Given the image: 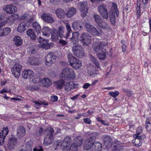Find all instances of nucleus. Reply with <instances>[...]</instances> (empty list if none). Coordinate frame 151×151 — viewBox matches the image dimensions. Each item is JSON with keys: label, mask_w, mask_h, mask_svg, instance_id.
<instances>
[{"label": "nucleus", "mask_w": 151, "mask_h": 151, "mask_svg": "<svg viewBox=\"0 0 151 151\" xmlns=\"http://www.w3.org/2000/svg\"><path fill=\"white\" fill-rule=\"evenodd\" d=\"M38 41L40 43L42 44L41 45L43 48L46 49H49L50 45L49 44L47 43L48 42V40L45 39L40 37L38 39Z\"/></svg>", "instance_id": "obj_21"}, {"label": "nucleus", "mask_w": 151, "mask_h": 151, "mask_svg": "<svg viewBox=\"0 0 151 151\" xmlns=\"http://www.w3.org/2000/svg\"><path fill=\"white\" fill-rule=\"evenodd\" d=\"M72 51L74 55L79 58H82L85 55L83 47L79 44L74 45L72 48Z\"/></svg>", "instance_id": "obj_5"}, {"label": "nucleus", "mask_w": 151, "mask_h": 151, "mask_svg": "<svg viewBox=\"0 0 151 151\" xmlns=\"http://www.w3.org/2000/svg\"><path fill=\"white\" fill-rule=\"evenodd\" d=\"M34 75L33 71L31 70H24L22 73V76L25 79H30Z\"/></svg>", "instance_id": "obj_19"}, {"label": "nucleus", "mask_w": 151, "mask_h": 151, "mask_svg": "<svg viewBox=\"0 0 151 151\" xmlns=\"http://www.w3.org/2000/svg\"><path fill=\"white\" fill-rule=\"evenodd\" d=\"M93 18L95 20V22L96 23L97 25L103 19L100 15L96 14L93 15Z\"/></svg>", "instance_id": "obj_48"}, {"label": "nucleus", "mask_w": 151, "mask_h": 151, "mask_svg": "<svg viewBox=\"0 0 151 151\" xmlns=\"http://www.w3.org/2000/svg\"><path fill=\"white\" fill-rule=\"evenodd\" d=\"M90 57L92 63L95 65L96 66L97 68H100L99 63L96 58L92 55L90 56Z\"/></svg>", "instance_id": "obj_45"}, {"label": "nucleus", "mask_w": 151, "mask_h": 151, "mask_svg": "<svg viewBox=\"0 0 151 151\" xmlns=\"http://www.w3.org/2000/svg\"><path fill=\"white\" fill-rule=\"evenodd\" d=\"M68 58L70 65L74 69L80 68L82 64L79 59L76 58L71 54H69L68 55Z\"/></svg>", "instance_id": "obj_4"}, {"label": "nucleus", "mask_w": 151, "mask_h": 151, "mask_svg": "<svg viewBox=\"0 0 151 151\" xmlns=\"http://www.w3.org/2000/svg\"><path fill=\"white\" fill-rule=\"evenodd\" d=\"M76 13V9L74 8H71L69 9L66 15L68 17H71L73 16Z\"/></svg>", "instance_id": "obj_36"}, {"label": "nucleus", "mask_w": 151, "mask_h": 151, "mask_svg": "<svg viewBox=\"0 0 151 151\" xmlns=\"http://www.w3.org/2000/svg\"><path fill=\"white\" fill-rule=\"evenodd\" d=\"M145 126L146 129L148 132L151 131V118H148L146 121Z\"/></svg>", "instance_id": "obj_39"}, {"label": "nucleus", "mask_w": 151, "mask_h": 151, "mask_svg": "<svg viewBox=\"0 0 151 151\" xmlns=\"http://www.w3.org/2000/svg\"><path fill=\"white\" fill-rule=\"evenodd\" d=\"M88 73L90 75L97 74L98 72L93 66H92V67L91 66L90 67H88Z\"/></svg>", "instance_id": "obj_38"}, {"label": "nucleus", "mask_w": 151, "mask_h": 151, "mask_svg": "<svg viewBox=\"0 0 151 151\" xmlns=\"http://www.w3.org/2000/svg\"><path fill=\"white\" fill-rule=\"evenodd\" d=\"M74 83L72 81L66 82L64 86V89L66 92L71 91L74 88Z\"/></svg>", "instance_id": "obj_22"}, {"label": "nucleus", "mask_w": 151, "mask_h": 151, "mask_svg": "<svg viewBox=\"0 0 151 151\" xmlns=\"http://www.w3.org/2000/svg\"><path fill=\"white\" fill-rule=\"evenodd\" d=\"M51 29L47 27H44L42 30L43 35L45 36H49L51 34Z\"/></svg>", "instance_id": "obj_34"}, {"label": "nucleus", "mask_w": 151, "mask_h": 151, "mask_svg": "<svg viewBox=\"0 0 151 151\" xmlns=\"http://www.w3.org/2000/svg\"><path fill=\"white\" fill-rule=\"evenodd\" d=\"M43 130L42 127H40L39 130L37 131L35 133V134L37 137H40L43 134Z\"/></svg>", "instance_id": "obj_52"}, {"label": "nucleus", "mask_w": 151, "mask_h": 151, "mask_svg": "<svg viewBox=\"0 0 151 151\" xmlns=\"http://www.w3.org/2000/svg\"><path fill=\"white\" fill-rule=\"evenodd\" d=\"M33 102L35 103L34 105L35 107L37 109H39L41 107L40 105H47V102L44 101H34Z\"/></svg>", "instance_id": "obj_43"}, {"label": "nucleus", "mask_w": 151, "mask_h": 151, "mask_svg": "<svg viewBox=\"0 0 151 151\" xmlns=\"http://www.w3.org/2000/svg\"><path fill=\"white\" fill-rule=\"evenodd\" d=\"M84 27L86 29V30L89 33L94 27V26L92 25L89 23H86L84 24Z\"/></svg>", "instance_id": "obj_44"}, {"label": "nucleus", "mask_w": 151, "mask_h": 151, "mask_svg": "<svg viewBox=\"0 0 151 151\" xmlns=\"http://www.w3.org/2000/svg\"><path fill=\"white\" fill-rule=\"evenodd\" d=\"M89 33L92 35L97 36H98L99 35V32L94 26L91 30Z\"/></svg>", "instance_id": "obj_50"}, {"label": "nucleus", "mask_w": 151, "mask_h": 151, "mask_svg": "<svg viewBox=\"0 0 151 151\" xmlns=\"http://www.w3.org/2000/svg\"><path fill=\"white\" fill-rule=\"evenodd\" d=\"M66 27L67 31V32H66V33L68 35V37L70 33L72 32L70 26L68 24H66Z\"/></svg>", "instance_id": "obj_57"}, {"label": "nucleus", "mask_w": 151, "mask_h": 151, "mask_svg": "<svg viewBox=\"0 0 151 151\" xmlns=\"http://www.w3.org/2000/svg\"><path fill=\"white\" fill-rule=\"evenodd\" d=\"M27 35L30 37L31 39L35 40L36 37L33 30L32 29H28L26 32Z\"/></svg>", "instance_id": "obj_35"}, {"label": "nucleus", "mask_w": 151, "mask_h": 151, "mask_svg": "<svg viewBox=\"0 0 151 151\" xmlns=\"http://www.w3.org/2000/svg\"><path fill=\"white\" fill-rule=\"evenodd\" d=\"M72 142L70 137L68 136L65 137L60 147L62 149L66 150Z\"/></svg>", "instance_id": "obj_13"}, {"label": "nucleus", "mask_w": 151, "mask_h": 151, "mask_svg": "<svg viewBox=\"0 0 151 151\" xmlns=\"http://www.w3.org/2000/svg\"><path fill=\"white\" fill-rule=\"evenodd\" d=\"M9 132L7 127H4L3 130L0 132V145H2L4 143V139Z\"/></svg>", "instance_id": "obj_16"}, {"label": "nucleus", "mask_w": 151, "mask_h": 151, "mask_svg": "<svg viewBox=\"0 0 151 151\" xmlns=\"http://www.w3.org/2000/svg\"><path fill=\"white\" fill-rule=\"evenodd\" d=\"M98 10L100 14L104 19H108V12L105 6H99L98 7Z\"/></svg>", "instance_id": "obj_12"}, {"label": "nucleus", "mask_w": 151, "mask_h": 151, "mask_svg": "<svg viewBox=\"0 0 151 151\" xmlns=\"http://www.w3.org/2000/svg\"><path fill=\"white\" fill-rule=\"evenodd\" d=\"M139 1L140 4L139 5H141V7L143 9H146L147 6V3L148 2V0H142L141 1L140 0H138Z\"/></svg>", "instance_id": "obj_47"}, {"label": "nucleus", "mask_w": 151, "mask_h": 151, "mask_svg": "<svg viewBox=\"0 0 151 151\" xmlns=\"http://www.w3.org/2000/svg\"><path fill=\"white\" fill-rule=\"evenodd\" d=\"M17 142V140L15 138H12L9 141L7 146L9 149H13Z\"/></svg>", "instance_id": "obj_25"}, {"label": "nucleus", "mask_w": 151, "mask_h": 151, "mask_svg": "<svg viewBox=\"0 0 151 151\" xmlns=\"http://www.w3.org/2000/svg\"><path fill=\"white\" fill-rule=\"evenodd\" d=\"M142 127H139L136 130V134H135L139 135L142 133Z\"/></svg>", "instance_id": "obj_59"}, {"label": "nucleus", "mask_w": 151, "mask_h": 151, "mask_svg": "<svg viewBox=\"0 0 151 151\" xmlns=\"http://www.w3.org/2000/svg\"><path fill=\"white\" fill-rule=\"evenodd\" d=\"M112 6L109 13L110 21L112 24H114L116 21V17H118L119 12L116 4L115 2H112Z\"/></svg>", "instance_id": "obj_3"}, {"label": "nucleus", "mask_w": 151, "mask_h": 151, "mask_svg": "<svg viewBox=\"0 0 151 151\" xmlns=\"http://www.w3.org/2000/svg\"><path fill=\"white\" fill-rule=\"evenodd\" d=\"M83 120L84 122L88 124H90L91 122V121L88 118H84L83 119Z\"/></svg>", "instance_id": "obj_61"}, {"label": "nucleus", "mask_w": 151, "mask_h": 151, "mask_svg": "<svg viewBox=\"0 0 151 151\" xmlns=\"http://www.w3.org/2000/svg\"><path fill=\"white\" fill-rule=\"evenodd\" d=\"M40 82L42 86L48 87L50 86L52 84V81L48 78H45L41 80Z\"/></svg>", "instance_id": "obj_23"}, {"label": "nucleus", "mask_w": 151, "mask_h": 151, "mask_svg": "<svg viewBox=\"0 0 151 151\" xmlns=\"http://www.w3.org/2000/svg\"><path fill=\"white\" fill-rule=\"evenodd\" d=\"M15 44L17 46H19L21 45L22 43V40L19 36H16L14 37V40Z\"/></svg>", "instance_id": "obj_42"}, {"label": "nucleus", "mask_w": 151, "mask_h": 151, "mask_svg": "<svg viewBox=\"0 0 151 151\" xmlns=\"http://www.w3.org/2000/svg\"><path fill=\"white\" fill-rule=\"evenodd\" d=\"M56 56L53 52L48 53L45 57V64L47 65H51L55 61Z\"/></svg>", "instance_id": "obj_11"}, {"label": "nucleus", "mask_w": 151, "mask_h": 151, "mask_svg": "<svg viewBox=\"0 0 151 151\" xmlns=\"http://www.w3.org/2000/svg\"><path fill=\"white\" fill-rule=\"evenodd\" d=\"M79 34L77 32H74L72 34V37L70 38V41L72 42L74 45L78 44Z\"/></svg>", "instance_id": "obj_26"}, {"label": "nucleus", "mask_w": 151, "mask_h": 151, "mask_svg": "<svg viewBox=\"0 0 151 151\" xmlns=\"http://www.w3.org/2000/svg\"><path fill=\"white\" fill-rule=\"evenodd\" d=\"M28 15L26 14H24L22 15V16L20 18V19H26L28 17Z\"/></svg>", "instance_id": "obj_64"}, {"label": "nucleus", "mask_w": 151, "mask_h": 151, "mask_svg": "<svg viewBox=\"0 0 151 151\" xmlns=\"http://www.w3.org/2000/svg\"><path fill=\"white\" fill-rule=\"evenodd\" d=\"M93 148L91 149V151H101L102 146L100 142H94Z\"/></svg>", "instance_id": "obj_28"}, {"label": "nucleus", "mask_w": 151, "mask_h": 151, "mask_svg": "<svg viewBox=\"0 0 151 151\" xmlns=\"http://www.w3.org/2000/svg\"><path fill=\"white\" fill-rule=\"evenodd\" d=\"M139 1H137V7H136L137 13L138 14V16L137 17H139L141 14V12L140 11V7H141V5H139L140 3H139Z\"/></svg>", "instance_id": "obj_51"}, {"label": "nucleus", "mask_w": 151, "mask_h": 151, "mask_svg": "<svg viewBox=\"0 0 151 151\" xmlns=\"http://www.w3.org/2000/svg\"><path fill=\"white\" fill-rule=\"evenodd\" d=\"M132 141L133 142L135 146L137 147H139L142 145L141 141L137 138H135Z\"/></svg>", "instance_id": "obj_49"}, {"label": "nucleus", "mask_w": 151, "mask_h": 151, "mask_svg": "<svg viewBox=\"0 0 151 151\" xmlns=\"http://www.w3.org/2000/svg\"><path fill=\"white\" fill-rule=\"evenodd\" d=\"M33 151H43L42 148L41 146L35 148L33 149Z\"/></svg>", "instance_id": "obj_62"}, {"label": "nucleus", "mask_w": 151, "mask_h": 151, "mask_svg": "<svg viewBox=\"0 0 151 151\" xmlns=\"http://www.w3.org/2000/svg\"><path fill=\"white\" fill-rule=\"evenodd\" d=\"M106 44H103L101 42H94L92 45V47L94 51L96 52L98 58L101 60L106 58V54L104 46Z\"/></svg>", "instance_id": "obj_1"}, {"label": "nucleus", "mask_w": 151, "mask_h": 151, "mask_svg": "<svg viewBox=\"0 0 151 151\" xmlns=\"http://www.w3.org/2000/svg\"><path fill=\"white\" fill-rule=\"evenodd\" d=\"M64 79L61 78L60 80L55 81L54 83V86L58 89H61L65 84Z\"/></svg>", "instance_id": "obj_24"}, {"label": "nucleus", "mask_w": 151, "mask_h": 151, "mask_svg": "<svg viewBox=\"0 0 151 151\" xmlns=\"http://www.w3.org/2000/svg\"><path fill=\"white\" fill-rule=\"evenodd\" d=\"M3 31L4 35L6 36L10 33L11 29L9 28H6L3 29Z\"/></svg>", "instance_id": "obj_56"}, {"label": "nucleus", "mask_w": 151, "mask_h": 151, "mask_svg": "<svg viewBox=\"0 0 151 151\" xmlns=\"http://www.w3.org/2000/svg\"><path fill=\"white\" fill-rule=\"evenodd\" d=\"M41 18L43 21L47 23H52L55 21L51 14H49L43 13L41 16Z\"/></svg>", "instance_id": "obj_15"}, {"label": "nucleus", "mask_w": 151, "mask_h": 151, "mask_svg": "<svg viewBox=\"0 0 151 151\" xmlns=\"http://www.w3.org/2000/svg\"><path fill=\"white\" fill-rule=\"evenodd\" d=\"M54 132V130L53 128H50L49 129L48 133L44 138L43 144L45 145H49L53 142V134Z\"/></svg>", "instance_id": "obj_6"}, {"label": "nucleus", "mask_w": 151, "mask_h": 151, "mask_svg": "<svg viewBox=\"0 0 151 151\" xmlns=\"http://www.w3.org/2000/svg\"><path fill=\"white\" fill-rule=\"evenodd\" d=\"M98 136V134L96 132H93L91 133L90 135V138L89 139L91 140H92L93 141H94L95 139Z\"/></svg>", "instance_id": "obj_53"}, {"label": "nucleus", "mask_w": 151, "mask_h": 151, "mask_svg": "<svg viewBox=\"0 0 151 151\" xmlns=\"http://www.w3.org/2000/svg\"><path fill=\"white\" fill-rule=\"evenodd\" d=\"M91 36L87 33L83 32L80 34L79 40L83 45H87L91 44Z\"/></svg>", "instance_id": "obj_7"}, {"label": "nucleus", "mask_w": 151, "mask_h": 151, "mask_svg": "<svg viewBox=\"0 0 151 151\" xmlns=\"http://www.w3.org/2000/svg\"><path fill=\"white\" fill-rule=\"evenodd\" d=\"M32 82L34 83H37L39 82L40 81V78L39 77H37L34 78L32 79Z\"/></svg>", "instance_id": "obj_60"}, {"label": "nucleus", "mask_w": 151, "mask_h": 151, "mask_svg": "<svg viewBox=\"0 0 151 151\" xmlns=\"http://www.w3.org/2000/svg\"><path fill=\"white\" fill-rule=\"evenodd\" d=\"M111 147L113 151H118L121 149L120 145L114 142L111 144Z\"/></svg>", "instance_id": "obj_40"}, {"label": "nucleus", "mask_w": 151, "mask_h": 151, "mask_svg": "<svg viewBox=\"0 0 151 151\" xmlns=\"http://www.w3.org/2000/svg\"><path fill=\"white\" fill-rule=\"evenodd\" d=\"M94 142L92 140H91L89 139H86L83 146L84 149L88 151H91V149L93 148Z\"/></svg>", "instance_id": "obj_18"}, {"label": "nucleus", "mask_w": 151, "mask_h": 151, "mask_svg": "<svg viewBox=\"0 0 151 151\" xmlns=\"http://www.w3.org/2000/svg\"><path fill=\"white\" fill-rule=\"evenodd\" d=\"M75 77L74 72L72 69L67 68L63 69L61 73L60 78L65 80H70Z\"/></svg>", "instance_id": "obj_2"}, {"label": "nucleus", "mask_w": 151, "mask_h": 151, "mask_svg": "<svg viewBox=\"0 0 151 151\" xmlns=\"http://www.w3.org/2000/svg\"><path fill=\"white\" fill-rule=\"evenodd\" d=\"M32 27L35 29L37 33H39L41 29L40 25L36 22H34L32 24Z\"/></svg>", "instance_id": "obj_37"}, {"label": "nucleus", "mask_w": 151, "mask_h": 151, "mask_svg": "<svg viewBox=\"0 0 151 151\" xmlns=\"http://www.w3.org/2000/svg\"><path fill=\"white\" fill-rule=\"evenodd\" d=\"M52 30L53 32L52 35L51 39L52 41L55 42L58 40L59 36L58 33H55L57 32L55 29H53Z\"/></svg>", "instance_id": "obj_41"}, {"label": "nucleus", "mask_w": 151, "mask_h": 151, "mask_svg": "<svg viewBox=\"0 0 151 151\" xmlns=\"http://www.w3.org/2000/svg\"><path fill=\"white\" fill-rule=\"evenodd\" d=\"M59 43L62 46H65L67 45V42L63 39H60Z\"/></svg>", "instance_id": "obj_58"}, {"label": "nucleus", "mask_w": 151, "mask_h": 151, "mask_svg": "<svg viewBox=\"0 0 151 151\" xmlns=\"http://www.w3.org/2000/svg\"><path fill=\"white\" fill-rule=\"evenodd\" d=\"M35 18V16H32L29 19L28 21V22L29 23H32L33 21H34Z\"/></svg>", "instance_id": "obj_63"}, {"label": "nucleus", "mask_w": 151, "mask_h": 151, "mask_svg": "<svg viewBox=\"0 0 151 151\" xmlns=\"http://www.w3.org/2000/svg\"><path fill=\"white\" fill-rule=\"evenodd\" d=\"M28 63L30 65H37L39 64V62L37 59L32 57L28 59Z\"/></svg>", "instance_id": "obj_32"}, {"label": "nucleus", "mask_w": 151, "mask_h": 151, "mask_svg": "<svg viewBox=\"0 0 151 151\" xmlns=\"http://www.w3.org/2000/svg\"><path fill=\"white\" fill-rule=\"evenodd\" d=\"M134 137L135 138H137L141 141L144 140L145 138V135L142 134L140 136L139 135L134 134Z\"/></svg>", "instance_id": "obj_54"}, {"label": "nucleus", "mask_w": 151, "mask_h": 151, "mask_svg": "<svg viewBox=\"0 0 151 151\" xmlns=\"http://www.w3.org/2000/svg\"><path fill=\"white\" fill-rule=\"evenodd\" d=\"M109 94L111 96L115 97L119 95V92L117 91H115L114 92L110 91L109 92Z\"/></svg>", "instance_id": "obj_55"}, {"label": "nucleus", "mask_w": 151, "mask_h": 151, "mask_svg": "<svg viewBox=\"0 0 151 151\" xmlns=\"http://www.w3.org/2000/svg\"><path fill=\"white\" fill-rule=\"evenodd\" d=\"M3 9L7 14H11L17 11V8L11 4L6 5L3 8Z\"/></svg>", "instance_id": "obj_14"}, {"label": "nucleus", "mask_w": 151, "mask_h": 151, "mask_svg": "<svg viewBox=\"0 0 151 151\" xmlns=\"http://www.w3.org/2000/svg\"><path fill=\"white\" fill-rule=\"evenodd\" d=\"M79 5V10L81 11V15L83 17H85L88 13V8L87 4L84 2H80Z\"/></svg>", "instance_id": "obj_10"}, {"label": "nucleus", "mask_w": 151, "mask_h": 151, "mask_svg": "<svg viewBox=\"0 0 151 151\" xmlns=\"http://www.w3.org/2000/svg\"><path fill=\"white\" fill-rule=\"evenodd\" d=\"M27 23L26 21L21 22L18 25L17 31L19 32H22L25 31L27 27Z\"/></svg>", "instance_id": "obj_20"}, {"label": "nucleus", "mask_w": 151, "mask_h": 151, "mask_svg": "<svg viewBox=\"0 0 151 151\" xmlns=\"http://www.w3.org/2000/svg\"><path fill=\"white\" fill-rule=\"evenodd\" d=\"M22 66L19 63H15L11 69V71L12 74L16 78H18L20 75V72L22 68Z\"/></svg>", "instance_id": "obj_9"}, {"label": "nucleus", "mask_w": 151, "mask_h": 151, "mask_svg": "<svg viewBox=\"0 0 151 151\" xmlns=\"http://www.w3.org/2000/svg\"><path fill=\"white\" fill-rule=\"evenodd\" d=\"M55 13L58 18H62L65 15L64 10L61 8H58L56 10Z\"/></svg>", "instance_id": "obj_31"}, {"label": "nucleus", "mask_w": 151, "mask_h": 151, "mask_svg": "<svg viewBox=\"0 0 151 151\" xmlns=\"http://www.w3.org/2000/svg\"><path fill=\"white\" fill-rule=\"evenodd\" d=\"M19 18V16L17 14H15L9 16L6 21L8 22L13 23L14 21Z\"/></svg>", "instance_id": "obj_33"}, {"label": "nucleus", "mask_w": 151, "mask_h": 151, "mask_svg": "<svg viewBox=\"0 0 151 151\" xmlns=\"http://www.w3.org/2000/svg\"><path fill=\"white\" fill-rule=\"evenodd\" d=\"M102 139L104 145L108 147L112 141L111 138L108 136H103Z\"/></svg>", "instance_id": "obj_27"}, {"label": "nucleus", "mask_w": 151, "mask_h": 151, "mask_svg": "<svg viewBox=\"0 0 151 151\" xmlns=\"http://www.w3.org/2000/svg\"><path fill=\"white\" fill-rule=\"evenodd\" d=\"M72 27L75 31H77V30H81L83 28L82 26L77 21H76L73 23L72 25Z\"/></svg>", "instance_id": "obj_30"}, {"label": "nucleus", "mask_w": 151, "mask_h": 151, "mask_svg": "<svg viewBox=\"0 0 151 151\" xmlns=\"http://www.w3.org/2000/svg\"><path fill=\"white\" fill-rule=\"evenodd\" d=\"M58 32L60 38L67 39L68 37V35L67 34L65 31V28L63 26H60L58 28Z\"/></svg>", "instance_id": "obj_17"}, {"label": "nucleus", "mask_w": 151, "mask_h": 151, "mask_svg": "<svg viewBox=\"0 0 151 151\" xmlns=\"http://www.w3.org/2000/svg\"><path fill=\"white\" fill-rule=\"evenodd\" d=\"M25 131L24 127L21 126L19 127L17 129V135L19 137H21L24 135Z\"/></svg>", "instance_id": "obj_29"}, {"label": "nucleus", "mask_w": 151, "mask_h": 151, "mask_svg": "<svg viewBox=\"0 0 151 151\" xmlns=\"http://www.w3.org/2000/svg\"><path fill=\"white\" fill-rule=\"evenodd\" d=\"M98 25L101 28L104 29H106L108 26L107 24L104 19Z\"/></svg>", "instance_id": "obj_46"}, {"label": "nucleus", "mask_w": 151, "mask_h": 151, "mask_svg": "<svg viewBox=\"0 0 151 151\" xmlns=\"http://www.w3.org/2000/svg\"><path fill=\"white\" fill-rule=\"evenodd\" d=\"M83 140L80 137H78L75 139L74 143L70 147L69 151H77V147L81 146L82 144Z\"/></svg>", "instance_id": "obj_8"}]
</instances>
